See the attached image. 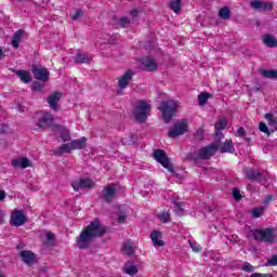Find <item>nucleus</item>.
Returning <instances> with one entry per match:
<instances>
[{
  "mask_svg": "<svg viewBox=\"0 0 277 277\" xmlns=\"http://www.w3.org/2000/svg\"><path fill=\"white\" fill-rule=\"evenodd\" d=\"M172 205H174L176 207L175 212L177 213V215H182L183 214V202L179 201L176 198H173Z\"/></svg>",
  "mask_w": 277,
  "mask_h": 277,
  "instance_id": "nucleus-33",
  "label": "nucleus"
},
{
  "mask_svg": "<svg viewBox=\"0 0 277 277\" xmlns=\"http://www.w3.org/2000/svg\"><path fill=\"white\" fill-rule=\"evenodd\" d=\"M190 248L194 252H200V248L196 247L195 245L190 243Z\"/></svg>",
  "mask_w": 277,
  "mask_h": 277,
  "instance_id": "nucleus-56",
  "label": "nucleus"
},
{
  "mask_svg": "<svg viewBox=\"0 0 277 277\" xmlns=\"http://www.w3.org/2000/svg\"><path fill=\"white\" fill-rule=\"evenodd\" d=\"M184 133H187V119L175 122L172 131L169 132V137H179Z\"/></svg>",
  "mask_w": 277,
  "mask_h": 277,
  "instance_id": "nucleus-7",
  "label": "nucleus"
},
{
  "mask_svg": "<svg viewBox=\"0 0 277 277\" xmlns=\"http://www.w3.org/2000/svg\"><path fill=\"white\" fill-rule=\"evenodd\" d=\"M210 96H211L210 93H200L198 95V102H199L200 107L207 105V101H209Z\"/></svg>",
  "mask_w": 277,
  "mask_h": 277,
  "instance_id": "nucleus-31",
  "label": "nucleus"
},
{
  "mask_svg": "<svg viewBox=\"0 0 277 277\" xmlns=\"http://www.w3.org/2000/svg\"><path fill=\"white\" fill-rule=\"evenodd\" d=\"M180 107L181 103L174 100H168L160 103L158 109L161 111L166 124H168V122L172 120V117L174 116V114H176V109H179Z\"/></svg>",
  "mask_w": 277,
  "mask_h": 277,
  "instance_id": "nucleus-2",
  "label": "nucleus"
},
{
  "mask_svg": "<svg viewBox=\"0 0 277 277\" xmlns=\"http://www.w3.org/2000/svg\"><path fill=\"white\" fill-rule=\"evenodd\" d=\"M32 75L35 77V79H37V81H43L47 82L49 81V69L42 67V68H38L36 66L32 67Z\"/></svg>",
  "mask_w": 277,
  "mask_h": 277,
  "instance_id": "nucleus-11",
  "label": "nucleus"
},
{
  "mask_svg": "<svg viewBox=\"0 0 277 277\" xmlns=\"http://www.w3.org/2000/svg\"><path fill=\"white\" fill-rule=\"evenodd\" d=\"M237 135H238V137H246V129H243L241 127L238 128Z\"/></svg>",
  "mask_w": 277,
  "mask_h": 277,
  "instance_id": "nucleus-49",
  "label": "nucleus"
},
{
  "mask_svg": "<svg viewBox=\"0 0 277 277\" xmlns=\"http://www.w3.org/2000/svg\"><path fill=\"white\" fill-rule=\"evenodd\" d=\"M81 14H83V11L77 10V11L71 15L72 21H77V18H79V16H81Z\"/></svg>",
  "mask_w": 277,
  "mask_h": 277,
  "instance_id": "nucleus-48",
  "label": "nucleus"
},
{
  "mask_svg": "<svg viewBox=\"0 0 277 277\" xmlns=\"http://www.w3.org/2000/svg\"><path fill=\"white\" fill-rule=\"evenodd\" d=\"M233 196L235 200H241V190L239 188H233Z\"/></svg>",
  "mask_w": 277,
  "mask_h": 277,
  "instance_id": "nucleus-44",
  "label": "nucleus"
},
{
  "mask_svg": "<svg viewBox=\"0 0 277 277\" xmlns=\"http://www.w3.org/2000/svg\"><path fill=\"white\" fill-rule=\"evenodd\" d=\"M132 16H137V10L132 11Z\"/></svg>",
  "mask_w": 277,
  "mask_h": 277,
  "instance_id": "nucleus-58",
  "label": "nucleus"
},
{
  "mask_svg": "<svg viewBox=\"0 0 277 277\" xmlns=\"http://www.w3.org/2000/svg\"><path fill=\"white\" fill-rule=\"evenodd\" d=\"M23 83H31V74L27 70H13Z\"/></svg>",
  "mask_w": 277,
  "mask_h": 277,
  "instance_id": "nucleus-23",
  "label": "nucleus"
},
{
  "mask_svg": "<svg viewBox=\"0 0 277 277\" xmlns=\"http://www.w3.org/2000/svg\"><path fill=\"white\" fill-rule=\"evenodd\" d=\"M53 115L51 113H45L37 122V127L39 129H47V127L53 124Z\"/></svg>",
  "mask_w": 277,
  "mask_h": 277,
  "instance_id": "nucleus-15",
  "label": "nucleus"
},
{
  "mask_svg": "<svg viewBox=\"0 0 277 277\" xmlns=\"http://www.w3.org/2000/svg\"><path fill=\"white\" fill-rule=\"evenodd\" d=\"M119 25L120 27H129V25H131V21L129 19V17H121L119 21Z\"/></svg>",
  "mask_w": 277,
  "mask_h": 277,
  "instance_id": "nucleus-40",
  "label": "nucleus"
},
{
  "mask_svg": "<svg viewBox=\"0 0 277 277\" xmlns=\"http://www.w3.org/2000/svg\"><path fill=\"white\" fill-rule=\"evenodd\" d=\"M133 75L135 74L132 70H128L123 76H121L118 82L120 90H124V88L129 85V82L133 79Z\"/></svg>",
  "mask_w": 277,
  "mask_h": 277,
  "instance_id": "nucleus-19",
  "label": "nucleus"
},
{
  "mask_svg": "<svg viewBox=\"0 0 277 277\" xmlns=\"http://www.w3.org/2000/svg\"><path fill=\"white\" fill-rule=\"evenodd\" d=\"M158 217L160 222H163V224H168V222H170V213L168 212H162Z\"/></svg>",
  "mask_w": 277,
  "mask_h": 277,
  "instance_id": "nucleus-35",
  "label": "nucleus"
},
{
  "mask_svg": "<svg viewBox=\"0 0 277 277\" xmlns=\"http://www.w3.org/2000/svg\"><path fill=\"white\" fill-rule=\"evenodd\" d=\"M268 126L273 129V131H277V120L276 119L268 122Z\"/></svg>",
  "mask_w": 277,
  "mask_h": 277,
  "instance_id": "nucleus-51",
  "label": "nucleus"
},
{
  "mask_svg": "<svg viewBox=\"0 0 277 277\" xmlns=\"http://www.w3.org/2000/svg\"><path fill=\"white\" fill-rule=\"evenodd\" d=\"M11 163L13 168H21V159H14Z\"/></svg>",
  "mask_w": 277,
  "mask_h": 277,
  "instance_id": "nucleus-52",
  "label": "nucleus"
},
{
  "mask_svg": "<svg viewBox=\"0 0 277 277\" xmlns=\"http://www.w3.org/2000/svg\"><path fill=\"white\" fill-rule=\"evenodd\" d=\"M45 238L49 245H51V241H55V235H53L51 232L45 234Z\"/></svg>",
  "mask_w": 277,
  "mask_h": 277,
  "instance_id": "nucleus-45",
  "label": "nucleus"
},
{
  "mask_svg": "<svg viewBox=\"0 0 277 277\" xmlns=\"http://www.w3.org/2000/svg\"><path fill=\"white\" fill-rule=\"evenodd\" d=\"M154 159L162 167H164L166 170L171 172V174H174V166H172V162H170V158H168L163 149L154 150Z\"/></svg>",
  "mask_w": 277,
  "mask_h": 277,
  "instance_id": "nucleus-5",
  "label": "nucleus"
},
{
  "mask_svg": "<svg viewBox=\"0 0 277 277\" xmlns=\"http://www.w3.org/2000/svg\"><path fill=\"white\" fill-rule=\"evenodd\" d=\"M259 129L262 133H266V135H269V128H267V124H265V122H260Z\"/></svg>",
  "mask_w": 277,
  "mask_h": 277,
  "instance_id": "nucleus-43",
  "label": "nucleus"
},
{
  "mask_svg": "<svg viewBox=\"0 0 277 277\" xmlns=\"http://www.w3.org/2000/svg\"><path fill=\"white\" fill-rule=\"evenodd\" d=\"M266 265H268L269 267H276L277 255H272V258L267 260Z\"/></svg>",
  "mask_w": 277,
  "mask_h": 277,
  "instance_id": "nucleus-39",
  "label": "nucleus"
},
{
  "mask_svg": "<svg viewBox=\"0 0 277 277\" xmlns=\"http://www.w3.org/2000/svg\"><path fill=\"white\" fill-rule=\"evenodd\" d=\"M116 196V185L109 184L102 190V198L105 202H113Z\"/></svg>",
  "mask_w": 277,
  "mask_h": 277,
  "instance_id": "nucleus-10",
  "label": "nucleus"
},
{
  "mask_svg": "<svg viewBox=\"0 0 277 277\" xmlns=\"http://www.w3.org/2000/svg\"><path fill=\"white\" fill-rule=\"evenodd\" d=\"M10 224L11 226L15 227L25 226V224H27V216L25 215V213H23V211L15 210L11 214Z\"/></svg>",
  "mask_w": 277,
  "mask_h": 277,
  "instance_id": "nucleus-6",
  "label": "nucleus"
},
{
  "mask_svg": "<svg viewBox=\"0 0 277 277\" xmlns=\"http://www.w3.org/2000/svg\"><path fill=\"white\" fill-rule=\"evenodd\" d=\"M123 272L126 274H129V276H135V274H137V266L133 265V264H126V266L123 267Z\"/></svg>",
  "mask_w": 277,
  "mask_h": 277,
  "instance_id": "nucleus-28",
  "label": "nucleus"
},
{
  "mask_svg": "<svg viewBox=\"0 0 277 277\" xmlns=\"http://www.w3.org/2000/svg\"><path fill=\"white\" fill-rule=\"evenodd\" d=\"M274 229L264 228V229H252L249 235L253 237L255 241H264L265 243H274L276 235H274Z\"/></svg>",
  "mask_w": 277,
  "mask_h": 277,
  "instance_id": "nucleus-3",
  "label": "nucleus"
},
{
  "mask_svg": "<svg viewBox=\"0 0 277 277\" xmlns=\"http://www.w3.org/2000/svg\"><path fill=\"white\" fill-rule=\"evenodd\" d=\"M140 64L143 70H146L147 72H155V70L159 68L157 61L150 56L140 58Z\"/></svg>",
  "mask_w": 277,
  "mask_h": 277,
  "instance_id": "nucleus-8",
  "label": "nucleus"
},
{
  "mask_svg": "<svg viewBox=\"0 0 277 277\" xmlns=\"http://www.w3.org/2000/svg\"><path fill=\"white\" fill-rule=\"evenodd\" d=\"M150 239L154 243V246L161 248V246H164L163 240H161V232L154 230L150 234Z\"/></svg>",
  "mask_w": 277,
  "mask_h": 277,
  "instance_id": "nucleus-24",
  "label": "nucleus"
},
{
  "mask_svg": "<svg viewBox=\"0 0 277 277\" xmlns=\"http://www.w3.org/2000/svg\"><path fill=\"white\" fill-rule=\"evenodd\" d=\"M215 150H216V148L213 145L202 147L201 149H199L198 157H199V159L207 160L210 157H213V155H215Z\"/></svg>",
  "mask_w": 277,
  "mask_h": 277,
  "instance_id": "nucleus-16",
  "label": "nucleus"
},
{
  "mask_svg": "<svg viewBox=\"0 0 277 277\" xmlns=\"http://www.w3.org/2000/svg\"><path fill=\"white\" fill-rule=\"evenodd\" d=\"M150 114V105L144 101L137 102L134 110V117L137 122H146Z\"/></svg>",
  "mask_w": 277,
  "mask_h": 277,
  "instance_id": "nucleus-4",
  "label": "nucleus"
},
{
  "mask_svg": "<svg viewBox=\"0 0 277 277\" xmlns=\"http://www.w3.org/2000/svg\"><path fill=\"white\" fill-rule=\"evenodd\" d=\"M256 92H259V88H255Z\"/></svg>",
  "mask_w": 277,
  "mask_h": 277,
  "instance_id": "nucleus-62",
  "label": "nucleus"
},
{
  "mask_svg": "<svg viewBox=\"0 0 277 277\" xmlns=\"http://www.w3.org/2000/svg\"><path fill=\"white\" fill-rule=\"evenodd\" d=\"M61 100L62 93L60 92L53 93L48 97V104L51 107V109H53V111L60 110V106H57V103H60Z\"/></svg>",
  "mask_w": 277,
  "mask_h": 277,
  "instance_id": "nucleus-17",
  "label": "nucleus"
},
{
  "mask_svg": "<svg viewBox=\"0 0 277 277\" xmlns=\"http://www.w3.org/2000/svg\"><path fill=\"white\" fill-rule=\"evenodd\" d=\"M32 90L35 92H42L44 90V84H40V82H34Z\"/></svg>",
  "mask_w": 277,
  "mask_h": 277,
  "instance_id": "nucleus-42",
  "label": "nucleus"
},
{
  "mask_svg": "<svg viewBox=\"0 0 277 277\" xmlns=\"http://www.w3.org/2000/svg\"><path fill=\"white\" fill-rule=\"evenodd\" d=\"M5 216V212L0 209V224H3V217Z\"/></svg>",
  "mask_w": 277,
  "mask_h": 277,
  "instance_id": "nucleus-55",
  "label": "nucleus"
},
{
  "mask_svg": "<svg viewBox=\"0 0 277 277\" xmlns=\"http://www.w3.org/2000/svg\"><path fill=\"white\" fill-rule=\"evenodd\" d=\"M63 142H70V133L68 132H63L61 135Z\"/></svg>",
  "mask_w": 277,
  "mask_h": 277,
  "instance_id": "nucleus-46",
  "label": "nucleus"
},
{
  "mask_svg": "<svg viewBox=\"0 0 277 277\" xmlns=\"http://www.w3.org/2000/svg\"><path fill=\"white\" fill-rule=\"evenodd\" d=\"M19 256L26 265H34L36 263V254L31 251L23 250L21 251Z\"/></svg>",
  "mask_w": 277,
  "mask_h": 277,
  "instance_id": "nucleus-18",
  "label": "nucleus"
},
{
  "mask_svg": "<svg viewBox=\"0 0 277 277\" xmlns=\"http://www.w3.org/2000/svg\"><path fill=\"white\" fill-rule=\"evenodd\" d=\"M263 211H265V208H264V207L255 208V209L252 211L253 217H261V215H263Z\"/></svg>",
  "mask_w": 277,
  "mask_h": 277,
  "instance_id": "nucleus-37",
  "label": "nucleus"
},
{
  "mask_svg": "<svg viewBox=\"0 0 277 277\" xmlns=\"http://www.w3.org/2000/svg\"><path fill=\"white\" fill-rule=\"evenodd\" d=\"M85 142H88V138L82 136L81 138L71 141L69 145L71 150H81L85 146Z\"/></svg>",
  "mask_w": 277,
  "mask_h": 277,
  "instance_id": "nucleus-21",
  "label": "nucleus"
},
{
  "mask_svg": "<svg viewBox=\"0 0 277 277\" xmlns=\"http://www.w3.org/2000/svg\"><path fill=\"white\" fill-rule=\"evenodd\" d=\"M262 76L266 79H277V70H263Z\"/></svg>",
  "mask_w": 277,
  "mask_h": 277,
  "instance_id": "nucleus-34",
  "label": "nucleus"
},
{
  "mask_svg": "<svg viewBox=\"0 0 277 277\" xmlns=\"http://www.w3.org/2000/svg\"><path fill=\"white\" fill-rule=\"evenodd\" d=\"M107 233L105 225H101L98 219L91 222L79 235L77 246L80 250L90 248V243L98 237H103Z\"/></svg>",
  "mask_w": 277,
  "mask_h": 277,
  "instance_id": "nucleus-1",
  "label": "nucleus"
},
{
  "mask_svg": "<svg viewBox=\"0 0 277 277\" xmlns=\"http://www.w3.org/2000/svg\"><path fill=\"white\" fill-rule=\"evenodd\" d=\"M243 174L246 179H249V181H267V177L263 176V173L261 171H254L250 168H245Z\"/></svg>",
  "mask_w": 277,
  "mask_h": 277,
  "instance_id": "nucleus-12",
  "label": "nucleus"
},
{
  "mask_svg": "<svg viewBox=\"0 0 277 277\" xmlns=\"http://www.w3.org/2000/svg\"><path fill=\"white\" fill-rule=\"evenodd\" d=\"M183 0H171L169 3L170 10H172L175 14L181 13V3Z\"/></svg>",
  "mask_w": 277,
  "mask_h": 277,
  "instance_id": "nucleus-26",
  "label": "nucleus"
},
{
  "mask_svg": "<svg viewBox=\"0 0 277 277\" xmlns=\"http://www.w3.org/2000/svg\"><path fill=\"white\" fill-rule=\"evenodd\" d=\"M122 252L123 254H128V256L135 254V246H133V241L128 240L123 242Z\"/></svg>",
  "mask_w": 277,
  "mask_h": 277,
  "instance_id": "nucleus-25",
  "label": "nucleus"
},
{
  "mask_svg": "<svg viewBox=\"0 0 277 277\" xmlns=\"http://www.w3.org/2000/svg\"><path fill=\"white\" fill-rule=\"evenodd\" d=\"M17 250H23V245H18Z\"/></svg>",
  "mask_w": 277,
  "mask_h": 277,
  "instance_id": "nucleus-60",
  "label": "nucleus"
},
{
  "mask_svg": "<svg viewBox=\"0 0 277 277\" xmlns=\"http://www.w3.org/2000/svg\"><path fill=\"white\" fill-rule=\"evenodd\" d=\"M5 190L0 189V202H3V200H5Z\"/></svg>",
  "mask_w": 277,
  "mask_h": 277,
  "instance_id": "nucleus-53",
  "label": "nucleus"
},
{
  "mask_svg": "<svg viewBox=\"0 0 277 277\" xmlns=\"http://www.w3.org/2000/svg\"><path fill=\"white\" fill-rule=\"evenodd\" d=\"M265 118H266V120H267L268 122H273V120H274V116H273L272 114H266V115H265Z\"/></svg>",
  "mask_w": 277,
  "mask_h": 277,
  "instance_id": "nucleus-54",
  "label": "nucleus"
},
{
  "mask_svg": "<svg viewBox=\"0 0 277 277\" xmlns=\"http://www.w3.org/2000/svg\"><path fill=\"white\" fill-rule=\"evenodd\" d=\"M250 5L253 10H256L258 12H269V10H272V4L260 0L251 1Z\"/></svg>",
  "mask_w": 277,
  "mask_h": 277,
  "instance_id": "nucleus-14",
  "label": "nucleus"
},
{
  "mask_svg": "<svg viewBox=\"0 0 277 277\" xmlns=\"http://www.w3.org/2000/svg\"><path fill=\"white\" fill-rule=\"evenodd\" d=\"M75 64H88L92 62V57L85 53L78 52L77 55L74 57Z\"/></svg>",
  "mask_w": 277,
  "mask_h": 277,
  "instance_id": "nucleus-22",
  "label": "nucleus"
},
{
  "mask_svg": "<svg viewBox=\"0 0 277 277\" xmlns=\"http://www.w3.org/2000/svg\"><path fill=\"white\" fill-rule=\"evenodd\" d=\"M3 57H5V53L3 52V50H0V60H3Z\"/></svg>",
  "mask_w": 277,
  "mask_h": 277,
  "instance_id": "nucleus-57",
  "label": "nucleus"
},
{
  "mask_svg": "<svg viewBox=\"0 0 277 277\" xmlns=\"http://www.w3.org/2000/svg\"><path fill=\"white\" fill-rule=\"evenodd\" d=\"M0 133H5V129L1 128Z\"/></svg>",
  "mask_w": 277,
  "mask_h": 277,
  "instance_id": "nucleus-61",
  "label": "nucleus"
},
{
  "mask_svg": "<svg viewBox=\"0 0 277 277\" xmlns=\"http://www.w3.org/2000/svg\"><path fill=\"white\" fill-rule=\"evenodd\" d=\"M70 150H72V148L70 147V143L69 144H63L61 147H58V149H56L55 154L56 155H64L65 153H70Z\"/></svg>",
  "mask_w": 277,
  "mask_h": 277,
  "instance_id": "nucleus-32",
  "label": "nucleus"
},
{
  "mask_svg": "<svg viewBox=\"0 0 277 277\" xmlns=\"http://www.w3.org/2000/svg\"><path fill=\"white\" fill-rule=\"evenodd\" d=\"M126 221H127V214H119L117 219L118 224H124Z\"/></svg>",
  "mask_w": 277,
  "mask_h": 277,
  "instance_id": "nucleus-47",
  "label": "nucleus"
},
{
  "mask_svg": "<svg viewBox=\"0 0 277 277\" xmlns=\"http://www.w3.org/2000/svg\"><path fill=\"white\" fill-rule=\"evenodd\" d=\"M221 153H235V146L233 145V141L226 140L221 148Z\"/></svg>",
  "mask_w": 277,
  "mask_h": 277,
  "instance_id": "nucleus-27",
  "label": "nucleus"
},
{
  "mask_svg": "<svg viewBox=\"0 0 277 277\" xmlns=\"http://www.w3.org/2000/svg\"><path fill=\"white\" fill-rule=\"evenodd\" d=\"M219 17L223 21H228L230 18V9L228 6H224L219 11Z\"/></svg>",
  "mask_w": 277,
  "mask_h": 277,
  "instance_id": "nucleus-30",
  "label": "nucleus"
},
{
  "mask_svg": "<svg viewBox=\"0 0 277 277\" xmlns=\"http://www.w3.org/2000/svg\"><path fill=\"white\" fill-rule=\"evenodd\" d=\"M18 111L21 113L25 111V107H18Z\"/></svg>",
  "mask_w": 277,
  "mask_h": 277,
  "instance_id": "nucleus-59",
  "label": "nucleus"
},
{
  "mask_svg": "<svg viewBox=\"0 0 277 277\" xmlns=\"http://www.w3.org/2000/svg\"><path fill=\"white\" fill-rule=\"evenodd\" d=\"M226 127H228V119H226V117H221L215 122V135L219 140H222V137H224V134L221 131L226 129Z\"/></svg>",
  "mask_w": 277,
  "mask_h": 277,
  "instance_id": "nucleus-13",
  "label": "nucleus"
},
{
  "mask_svg": "<svg viewBox=\"0 0 277 277\" xmlns=\"http://www.w3.org/2000/svg\"><path fill=\"white\" fill-rule=\"evenodd\" d=\"M272 200H274V196L268 195L266 196V198L263 201V205H265V207H267V205H269V202H272Z\"/></svg>",
  "mask_w": 277,
  "mask_h": 277,
  "instance_id": "nucleus-50",
  "label": "nucleus"
},
{
  "mask_svg": "<svg viewBox=\"0 0 277 277\" xmlns=\"http://www.w3.org/2000/svg\"><path fill=\"white\" fill-rule=\"evenodd\" d=\"M241 269H242V272L252 273V272H254V266H252V264L246 262L242 264Z\"/></svg>",
  "mask_w": 277,
  "mask_h": 277,
  "instance_id": "nucleus-38",
  "label": "nucleus"
},
{
  "mask_svg": "<svg viewBox=\"0 0 277 277\" xmlns=\"http://www.w3.org/2000/svg\"><path fill=\"white\" fill-rule=\"evenodd\" d=\"M195 140H197V142H200L202 140V137H205V130H202L201 128L198 129L196 131V133L194 134Z\"/></svg>",
  "mask_w": 277,
  "mask_h": 277,
  "instance_id": "nucleus-36",
  "label": "nucleus"
},
{
  "mask_svg": "<svg viewBox=\"0 0 277 277\" xmlns=\"http://www.w3.org/2000/svg\"><path fill=\"white\" fill-rule=\"evenodd\" d=\"M71 187L75 192H79V189H92L94 182L90 179H80L79 181L72 182Z\"/></svg>",
  "mask_w": 277,
  "mask_h": 277,
  "instance_id": "nucleus-9",
  "label": "nucleus"
},
{
  "mask_svg": "<svg viewBox=\"0 0 277 277\" xmlns=\"http://www.w3.org/2000/svg\"><path fill=\"white\" fill-rule=\"evenodd\" d=\"M264 43L266 44V47H269L271 49L277 47V40L272 35H267L264 37Z\"/></svg>",
  "mask_w": 277,
  "mask_h": 277,
  "instance_id": "nucleus-29",
  "label": "nucleus"
},
{
  "mask_svg": "<svg viewBox=\"0 0 277 277\" xmlns=\"http://www.w3.org/2000/svg\"><path fill=\"white\" fill-rule=\"evenodd\" d=\"M23 36H25V30L19 29L17 30L11 40V44L14 49H18V47H21V40H23Z\"/></svg>",
  "mask_w": 277,
  "mask_h": 277,
  "instance_id": "nucleus-20",
  "label": "nucleus"
},
{
  "mask_svg": "<svg viewBox=\"0 0 277 277\" xmlns=\"http://www.w3.org/2000/svg\"><path fill=\"white\" fill-rule=\"evenodd\" d=\"M21 168H31V161L27 158H21Z\"/></svg>",
  "mask_w": 277,
  "mask_h": 277,
  "instance_id": "nucleus-41",
  "label": "nucleus"
}]
</instances>
